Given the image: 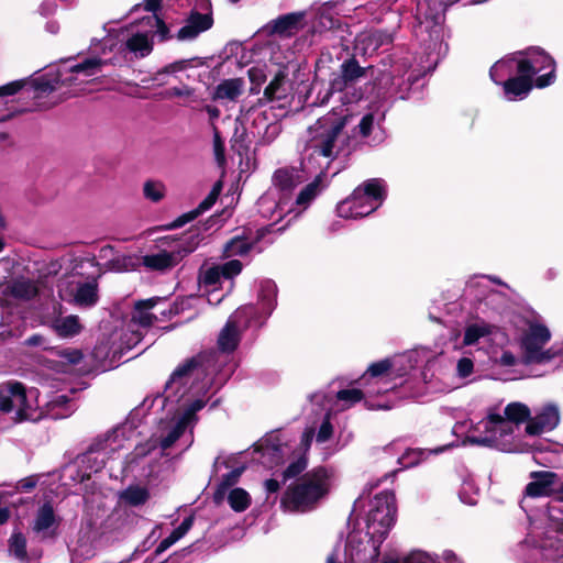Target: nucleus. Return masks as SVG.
I'll list each match as a JSON object with an SVG mask.
<instances>
[{
	"label": "nucleus",
	"mask_w": 563,
	"mask_h": 563,
	"mask_svg": "<svg viewBox=\"0 0 563 563\" xmlns=\"http://www.w3.org/2000/svg\"><path fill=\"white\" fill-rule=\"evenodd\" d=\"M212 355L213 353L200 354L175 368L165 384L161 401L165 416L159 418L151 438L144 444L136 445L132 454H125L135 434L130 422L114 428L103 438L97 439L92 445L107 461L124 456V468L140 464L147 456L156 459L166 455V450L187 431L192 434L199 420L198 412L211 399L209 373L213 367Z\"/></svg>",
	"instance_id": "obj_1"
},
{
	"label": "nucleus",
	"mask_w": 563,
	"mask_h": 563,
	"mask_svg": "<svg viewBox=\"0 0 563 563\" xmlns=\"http://www.w3.org/2000/svg\"><path fill=\"white\" fill-rule=\"evenodd\" d=\"M344 120L334 113L320 118L308 129V140L305 147L303 167L309 168L313 161H317L320 172L314 179L307 184L296 196L290 198L291 212L295 219L309 208L311 202L322 191L323 168L336 156V141L344 128Z\"/></svg>",
	"instance_id": "obj_2"
},
{
	"label": "nucleus",
	"mask_w": 563,
	"mask_h": 563,
	"mask_svg": "<svg viewBox=\"0 0 563 563\" xmlns=\"http://www.w3.org/2000/svg\"><path fill=\"white\" fill-rule=\"evenodd\" d=\"M333 484L330 470L319 466L291 482L280 498V508L289 514H305L317 508Z\"/></svg>",
	"instance_id": "obj_3"
},
{
	"label": "nucleus",
	"mask_w": 563,
	"mask_h": 563,
	"mask_svg": "<svg viewBox=\"0 0 563 563\" xmlns=\"http://www.w3.org/2000/svg\"><path fill=\"white\" fill-rule=\"evenodd\" d=\"M36 388L25 389L20 382H7L0 385V411L11 412L15 409V421H37L45 416L54 419L66 417L67 413H54L53 409L68 402L65 395H56L46 402L47 410L41 408Z\"/></svg>",
	"instance_id": "obj_4"
},
{
	"label": "nucleus",
	"mask_w": 563,
	"mask_h": 563,
	"mask_svg": "<svg viewBox=\"0 0 563 563\" xmlns=\"http://www.w3.org/2000/svg\"><path fill=\"white\" fill-rule=\"evenodd\" d=\"M107 64L108 60L101 57H87L56 74L47 73L36 78L34 80L35 90L41 93H49L62 87H67L68 96L77 95L84 90L86 84L90 82L91 77L101 73Z\"/></svg>",
	"instance_id": "obj_5"
},
{
	"label": "nucleus",
	"mask_w": 563,
	"mask_h": 563,
	"mask_svg": "<svg viewBox=\"0 0 563 563\" xmlns=\"http://www.w3.org/2000/svg\"><path fill=\"white\" fill-rule=\"evenodd\" d=\"M551 340L549 328L539 320H529L519 339L520 350L526 364L548 363L556 356H563V341L544 349Z\"/></svg>",
	"instance_id": "obj_6"
},
{
	"label": "nucleus",
	"mask_w": 563,
	"mask_h": 563,
	"mask_svg": "<svg viewBox=\"0 0 563 563\" xmlns=\"http://www.w3.org/2000/svg\"><path fill=\"white\" fill-rule=\"evenodd\" d=\"M386 196L384 181L368 179L354 189L350 197L336 206V213L343 219H358L374 212L383 203Z\"/></svg>",
	"instance_id": "obj_7"
},
{
	"label": "nucleus",
	"mask_w": 563,
	"mask_h": 563,
	"mask_svg": "<svg viewBox=\"0 0 563 563\" xmlns=\"http://www.w3.org/2000/svg\"><path fill=\"white\" fill-rule=\"evenodd\" d=\"M396 504L395 495L391 492L377 494L372 501L367 517L368 534L374 541L372 559L379 555V544L387 537L395 523Z\"/></svg>",
	"instance_id": "obj_8"
},
{
	"label": "nucleus",
	"mask_w": 563,
	"mask_h": 563,
	"mask_svg": "<svg viewBox=\"0 0 563 563\" xmlns=\"http://www.w3.org/2000/svg\"><path fill=\"white\" fill-rule=\"evenodd\" d=\"M242 271L239 260H231L202 271L199 276L201 289L208 294V301L219 303L233 287V277Z\"/></svg>",
	"instance_id": "obj_9"
},
{
	"label": "nucleus",
	"mask_w": 563,
	"mask_h": 563,
	"mask_svg": "<svg viewBox=\"0 0 563 563\" xmlns=\"http://www.w3.org/2000/svg\"><path fill=\"white\" fill-rule=\"evenodd\" d=\"M520 73L534 81V87L551 86L556 78L554 59L539 47L518 52Z\"/></svg>",
	"instance_id": "obj_10"
},
{
	"label": "nucleus",
	"mask_w": 563,
	"mask_h": 563,
	"mask_svg": "<svg viewBox=\"0 0 563 563\" xmlns=\"http://www.w3.org/2000/svg\"><path fill=\"white\" fill-rule=\"evenodd\" d=\"M499 313V309L494 308L493 311L487 314V318L494 320L495 314ZM462 342L463 345L466 346L479 345L482 343H489L492 346H494V344L504 346L508 343V336L492 321L476 318L465 325Z\"/></svg>",
	"instance_id": "obj_11"
},
{
	"label": "nucleus",
	"mask_w": 563,
	"mask_h": 563,
	"mask_svg": "<svg viewBox=\"0 0 563 563\" xmlns=\"http://www.w3.org/2000/svg\"><path fill=\"white\" fill-rule=\"evenodd\" d=\"M256 309L252 305L242 306L228 319L218 336V347L222 353H232L239 345L241 333L253 325Z\"/></svg>",
	"instance_id": "obj_12"
},
{
	"label": "nucleus",
	"mask_w": 563,
	"mask_h": 563,
	"mask_svg": "<svg viewBox=\"0 0 563 563\" xmlns=\"http://www.w3.org/2000/svg\"><path fill=\"white\" fill-rule=\"evenodd\" d=\"M515 429V424L507 421L499 413H495L493 433L490 432L488 435H479L476 433L466 435L463 443L495 448L503 452H512L516 450L514 443Z\"/></svg>",
	"instance_id": "obj_13"
},
{
	"label": "nucleus",
	"mask_w": 563,
	"mask_h": 563,
	"mask_svg": "<svg viewBox=\"0 0 563 563\" xmlns=\"http://www.w3.org/2000/svg\"><path fill=\"white\" fill-rule=\"evenodd\" d=\"M110 49H115L119 53L130 52L136 57H145L153 49L151 31L140 22L122 29L118 33V43L111 44Z\"/></svg>",
	"instance_id": "obj_14"
},
{
	"label": "nucleus",
	"mask_w": 563,
	"mask_h": 563,
	"mask_svg": "<svg viewBox=\"0 0 563 563\" xmlns=\"http://www.w3.org/2000/svg\"><path fill=\"white\" fill-rule=\"evenodd\" d=\"M254 453L258 454L254 459L263 466L274 468L289 461L294 452L292 448L283 442L278 434L272 433L255 444Z\"/></svg>",
	"instance_id": "obj_15"
},
{
	"label": "nucleus",
	"mask_w": 563,
	"mask_h": 563,
	"mask_svg": "<svg viewBox=\"0 0 563 563\" xmlns=\"http://www.w3.org/2000/svg\"><path fill=\"white\" fill-rule=\"evenodd\" d=\"M198 246V241L192 235L190 241H180L170 251H159L155 254H147L143 257L145 267L154 271H167L175 267L186 255L194 252Z\"/></svg>",
	"instance_id": "obj_16"
},
{
	"label": "nucleus",
	"mask_w": 563,
	"mask_h": 563,
	"mask_svg": "<svg viewBox=\"0 0 563 563\" xmlns=\"http://www.w3.org/2000/svg\"><path fill=\"white\" fill-rule=\"evenodd\" d=\"M198 4L205 12L191 11L187 18L185 25L177 32L179 41H192L199 34L210 30L213 25L210 0H197Z\"/></svg>",
	"instance_id": "obj_17"
},
{
	"label": "nucleus",
	"mask_w": 563,
	"mask_h": 563,
	"mask_svg": "<svg viewBox=\"0 0 563 563\" xmlns=\"http://www.w3.org/2000/svg\"><path fill=\"white\" fill-rule=\"evenodd\" d=\"M308 178L305 169L291 167V168H279L273 175V187L274 190L282 198L290 199L292 197V190L306 181Z\"/></svg>",
	"instance_id": "obj_18"
},
{
	"label": "nucleus",
	"mask_w": 563,
	"mask_h": 563,
	"mask_svg": "<svg viewBox=\"0 0 563 563\" xmlns=\"http://www.w3.org/2000/svg\"><path fill=\"white\" fill-rule=\"evenodd\" d=\"M290 205V199L287 197L282 198L271 189L265 192L257 201L260 214L267 220H272L273 222H277L285 216L291 214L295 209L289 207Z\"/></svg>",
	"instance_id": "obj_19"
},
{
	"label": "nucleus",
	"mask_w": 563,
	"mask_h": 563,
	"mask_svg": "<svg viewBox=\"0 0 563 563\" xmlns=\"http://www.w3.org/2000/svg\"><path fill=\"white\" fill-rule=\"evenodd\" d=\"M59 518L49 503L42 505L32 522V531L41 540H53L58 534Z\"/></svg>",
	"instance_id": "obj_20"
},
{
	"label": "nucleus",
	"mask_w": 563,
	"mask_h": 563,
	"mask_svg": "<svg viewBox=\"0 0 563 563\" xmlns=\"http://www.w3.org/2000/svg\"><path fill=\"white\" fill-rule=\"evenodd\" d=\"M560 423V410L554 404H547L536 411L526 426V432L530 435H539L552 431Z\"/></svg>",
	"instance_id": "obj_21"
},
{
	"label": "nucleus",
	"mask_w": 563,
	"mask_h": 563,
	"mask_svg": "<svg viewBox=\"0 0 563 563\" xmlns=\"http://www.w3.org/2000/svg\"><path fill=\"white\" fill-rule=\"evenodd\" d=\"M558 514H561V510L556 507L549 508L548 516L551 521V530L547 532L541 547L551 551L554 560H563V519L559 518Z\"/></svg>",
	"instance_id": "obj_22"
},
{
	"label": "nucleus",
	"mask_w": 563,
	"mask_h": 563,
	"mask_svg": "<svg viewBox=\"0 0 563 563\" xmlns=\"http://www.w3.org/2000/svg\"><path fill=\"white\" fill-rule=\"evenodd\" d=\"M530 479L525 489L527 497L539 498L554 496L556 473L550 471H534L530 473Z\"/></svg>",
	"instance_id": "obj_23"
},
{
	"label": "nucleus",
	"mask_w": 563,
	"mask_h": 563,
	"mask_svg": "<svg viewBox=\"0 0 563 563\" xmlns=\"http://www.w3.org/2000/svg\"><path fill=\"white\" fill-rule=\"evenodd\" d=\"M251 114L253 117L252 134L263 144L273 142L280 133V124L274 120H269L266 111L253 109Z\"/></svg>",
	"instance_id": "obj_24"
},
{
	"label": "nucleus",
	"mask_w": 563,
	"mask_h": 563,
	"mask_svg": "<svg viewBox=\"0 0 563 563\" xmlns=\"http://www.w3.org/2000/svg\"><path fill=\"white\" fill-rule=\"evenodd\" d=\"M393 36L389 32L379 29H369L358 33L355 37V48L364 55L373 54L380 46L389 44Z\"/></svg>",
	"instance_id": "obj_25"
},
{
	"label": "nucleus",
	"mask_w": 563,
	"mask_h": 563,
	"mask_svg": "<svg viewBox=\"0 0 563 563\" xmlns=\"http://www.w3.org/2000/svg\"><path fill=\"white\" fill-rule=\"evenodd\" d=\"M314 429L306 428L301 435L300 441V450L302 453L290 461L289 465L283 473V482L286 483L290 478H298V476L306 470L308 465V461L306 459V453L310 449L311 443L313 441Z\"/></svg>",
	"instance_id": "obj_26"
},
{
	"label": "nucleus",
	"mask_w": 563,
	"mask_h": 563,
	"mask_svg": "<svg viewBox=\"0 0 563 563\" xmlns=\"http://www.w3.org/2000/svg\"><path fill=\"white\" fill-rule=\"evenodd\" d=\"M70 296L74 303L79 307H93L99 299L97 280L76 282L70 289Z\"/></svg>",
	"instance_id": "obj_27"
},
{
	"label": "nucleus",
	"mask_w": 563,
	"mask_h": 563,
	"mask_svg": "<svg viewBox=\"0 0 563 563\" xmlns=\"http://www.w3.org/2000/svg\"><path fill=\"white\" fill-rule=\"evenodd\" d=\"M306 19L305 11H297L280 15L271 22L273 33L289 37L303 27Z\"/></svg>",
	"instance_id": "obj_28"
},
{
	"label": "nucleus",
	"mask_w": 563,
	"mask_h": 563,
	"mask_svg": "<svg viewBox=\"0 0 563 563\" xmlns=\"http://www.w3.org/2000/svg\"><path fill=\"white\" fill-rule=\"evenodd\" d=\"M276 303V285L271 280H265L261 284L258 294V305L256 308V314L253 318V324H260L262 319L267 318Z\"/></svg>",
	"instance_id": "obj_29"
},
{
	"label": "nucleus",
	"mask_w": 563,
	"mask_h": 563,
	"mask_svg": "<svg viewBox=\"0 0 563 563\" xmlns=\"http://www.w3.org/2000/svg\"><path fill=\"white\" fill-rule=\"evenodd\" d=\"M519 73L520 65L517 52L497 60L492 66L489 75L495 84L503 85L507 78L516 77L515 75H519Z\"/></svg>",
	"instance_id": "obj_30"
},
{
	"label": "nucleus",
	"mask_w": 563,
	"mask_h": 563,
	"mask_svg": "<svg viewBox=\"0 0 563 563\" xmlns=\"http://www.w3.org/2000/svg\"><path fill=\"white\" fill-rule=\"evenodd\" d=\"M162 301L161 298L154 297L146 300L137 301L132 312L131 325H139L140 328H148L157 320V314L152 310Z\"/></svg>",
	"instance_id": "obj_31"
},
{
	"label": "nucleus",
	"mask_w": 563,
	"mask_h": 563,
	"mask_svg": "<svg viewBox=\"0 0 563 563\" xmlns=\"http://www.w3.org/2000/svg\"><path fill=\"white\" fill-rule=\"evenodd\" d=\"M505 98L509 101L525 99L534 86V81L530 80L522 73L516 77L507 78L501 85Z\"/></svg>",
	"instance_id": "obj_32"
},
{
	"label": "nucleus",
	"mask_w": 563,
	"mask_h": 563,
	"mask_svg": "<svg viewBox=\"0 0 563 563\" xmlns=\"http://www.w3.org/2000/svg\"><path fill=\"white\" fill-rule=\"evenodd\" d=\"M317 22L313 29L318 32L335 29L340 25L338 3L324 2L316 11Z\"/></svg>",
	"instance_id": "obj_33"
},
{
	"label": "nucleus",
	"mask_w": 563,
	"mask_h": 563,
	"mask_svg": "<svg viewBox=\"0 0 563 563\" xmlns=\"http://www.w3.org/2000/svg\"><path fill=\"white\" fill-rule=\"evenodd\" d=\"M49 327L62 339H71L84 329L79 317L76 314L56 317L51 320Z\"/></svg>",
	"instance_id": "obj_34"
},
{
	"label": "nucleus",
	"mask_w": 563,
	"mask_h": 563,
	"mask_svg": "<svg viewBox=\"0 0 563 563\" xmlns=\"http://www.w3.org/2000/svg\"><path fill=\"white\" fill-rule=\"evenodd\" d=\"M107 462L104 456L91 444L89 450L77 460V464L82 472L80 479L89 478L92 473L101 471Z\"/></svg>",
	"instance_id": "obj_35"
},
{
	"label": "nucleus",
	"mask_w": 563,
	"mask_h": 563,
	"mask_svg": "<svg viewBox=\"0 0 563 563\" xmlns=\"http://www.w3.org/2000/svg\"><path fill=\"white\" fill-rule=\"evenodd\" d=\"M244 91V80L231 78L222 80L212 95L213 100L235 101Z\"/></svg>",
	"instance_id": "obj_36"
},
{
	"label": "nucleus",
	"mask_w": 563,
	"mask_h": 563,
	"mask_svg": "<svg viewBox=\"0 0 563 563\" xmlns=\"http://www.w3.org/2000/svg\"><path fill=\"white\" fill-rule=\"evenodd\" d=\"M393 366L391 373L397 377H404L412 371L419 362L418 351H408L389 358Z\"/></svg>",
	"instance_id": "obj_37"
},
{
	"label": "nucleus",
	"mask_w": 563,
	"mask_h": 563,
	"mask_svg": "<svg viewBox=\"0 0 563 563\" xmlns=\"http://www.w3.org/2000/svg\"><path fill=\"white\" fill-rule=\"evenodd\" d=\"M287 74L284 69H279L269 85L265 88L264 95L268 100H280L287 96Z\"/></svg>",
	"instance_id": "obj_38"
},
{
	"label": "nucleus",
	"mask_w": 563,
	"mask_h": 563,
	"mask_svg": "<svg viewBox=\"0 0 563 563\" xmlns=\"http://www.w3.org/2000/svg\"><path fill=\"white\" fill-rule=\"evenodd\" d=\"M8 289L12 297L20 300H30L37 294L36 285L32 280L25 278L14 279L8 286Z\"/></svg>",
	"instance_id": "obj_39"
},
{
	"label": "nucleus",
	"mask_w": 563,
	"mask_h": 563,
	"mask_svg": "<svg viewBox=\"0 0 563 563\" xmlns=\"http://www.w3.org/2000/svg\"><path fill=\"white\" fill-rule=\"evenodd\" d=\"M194 525V517L189 516L183 520V522L173 530V532L163 539L156 548V553H163L172 545H174L177 541H179L183 537L187 534V532L191 529Z\"/></svg>",
	"instance_id": "obj_40"
},
{
	"label": "nucleus",
	"mask_w": 563,
	"mask_h": 563,
	"mask_svg": "<svg viewBox=\"0 0 563 563\" xmlns=\"http://www.w3.org/2000/svg\"><path fill=\"white\" fill-rule=\"evenodd\" d=\"M121 500L133 507L144 505L150 498V492L146 487L140 485H130L120 495Z\"/></svg>",
	"instance_id": "obj_41"
},
{
	"label": "nucleus",
	"mask_w": 563,
	"mask_h": 563,
	"mask_svg": "<svg viewBox=\"0 0 563 563\" xmlns=\"http://www.w3.org/2000/svg\"><path fill=\"white\" fill-rule=\"evenodd\" d=\"M446 563H460L451 552L444 554ZM405 563H441L437 555L422 550H412L405 555Z\"/></svg>",
	"instance_id": "obj_42"
},
{
	"label": "nucleus",
	"mask_w": 563,
	"mask_h": 563,
	"mask_svg": "<svg viewBox=\"0 0 563 563\" xmlns=\"http://www.w3.org/2000/svg\"><path fill=\"white\" fill-rule=\"evenodd\" d=\"M494 420L495 413L489 412L485 419L478 421L477 423L473 424L472 422H470L466 435H473L474 433L479 435H488L490 432L493 433ZM467 426L468 422L456 423L454 427V431L457 432L461 429L466 428Z\"/></svg>",
	"instance_id": "obj_43"
},
{
	"label": "nucleus",
	"mask_w": 563,
	"mask_h": 563,
	"mask_svg": "<svg viewBox=\"0 0 563 563\" xmlns=\"http://www.w3.org/2000/svg\"><path fill=\"white\" fill-rule=\"evenodd\" d=\"M335 397L334 406L339 410H346L360 402L363 399L364 394L358 388H346L339 390Z\"/></svg>",
	"instance_id": "obj_44"
},
{
	"label": "nucleus",
	"mask_w": 563,
	"mask_h": 563,
	"mask_svg": "<svg viewBox=\"0 0 563 563\" xmlns=\"http://www.w3.org/2000/svg\"><path fill=\"white\" fill-rule=\"evenodd\" d=\"M253 247V242L249 239L236 235L228 241L223 247V254L227 257L246 255Z\"/></svg>",
	"instance_id": "obj_45"
},
{
	"label": "nucleus",
	"mask_w": 563,
	"mask_h": 563,
	"mask_svg": "<svg viewBox=\"0 0 563 563\" xmlns=\"http://www.w3.org/2000/svg\"><path fill=\"white\" fill-rule=\"evenodd\" d=\"M504 412L505 419L512 424L529 420L531 415L529 407L518 401L508 404Z\"/></svg>",
	"instance_id": "obj_46"
},
{
	"label": "nucleus",
	"mask_w": 563,
	"mask_h": 563,
	"mask_svg": "<svg viewBox=\"0 0 563 563\" xmlns=\"http://www.w3.org/2000/svg\"><path fill=\"white\" fill-rule=\"evenodd\" d=\"M228 503L234 511L242 512L250 507L251 496L243 488H233L228 495Z\"/></svg>",
	"instance_id": "obj_47"
},
{
	"label": "nucleus",
	"mask_w": 563,
	"mask_h": 563,
	"mask_svg": "<svg viewBox=\"0 0 563 563\" xmlns=\"http://www.w3.org/2000/svg\"><path fill=\"white\" fill-rule=\"evenodd\" d=\"M9 552L21 562L27 561L26 539L21 532H13L10 537Z\"/></svg>",
	"instance_id": "obj_48"
},
{
	"label": "nucleus",
	"mask_w": 563,
	"mask_h": 563,
	"mask_svg": "<svg viewBox=\"0 0 563 563\" xmlns=\"http://www.w3.org/2000/svg\"><path fill=\"white\" fill-rule=\"evenodd\" d=\"M141 25H144L146 30L151 31V35L156 29L155 33L158 35L161 41L168 38L169 30L162 19L156 14L147 15L140 21Z\"/></svg>",
	"instance_id": "obj_49"
},
{
	"label": "nucleus",
	"mask_w": 563,
	"mask_h": 563,
	"mask_svg": "<svg viewBox=\"0 0 563 563\" xmlns=\"http://www.w3.org/2000/svg\"><path fill=\"white\" fill-rule=\"evenodd\" d=\"M384 119V113H366L357 125V132L362 137H367L371 135L375 125H378L379 122Z\"/></svg>",
	"instance_id": "obj_50"
},
{
	"label": "nucleus",
	"mask_w": 563,
	"mask_h": 563,
	"mask_svg": "<svg viewBox=\"0 0 563 563\" xmlns=\"http://www.w3.org/2000/svg\"><path fill=\"white\" fill-rule=\"evenodd\" d=\"M165 192H166L165 185L162 181L147 180L144 184V187H143L144 197L152 202L161 201L164 198Z\"/></svg>",
	"instance_id": "obj_51"
},
{
	"label": "nucleus",
	"mask_w": 563,
	"mask_h": 563,
	"mask_svg": "<svg viewBox=\"0 0 563 563\" xmlns=\"http://www.w3.org/2000/svg\"><path fill=\"white\" fill-rule=\"evenodd\" d=\"M244 472V467H236L232 471H230L228 474L223 475L221 478L220 484L218 485L216 496L221 497L223 496L229 488H231L234 484L238 483L240 476Z\"/></svg>",
	"instance_id": "obj_52"
},
{
	"label": "nucleus",
	"mask_w": 563,
	"mask_h": 563,
	"mask_svg": "<svg viewBox=\"0 0 563 563\" xmlns=\"http://www.w3.org/2000/svg\"><path fill=\"white\" fill-rule=\"evenodd\" d=\"M212 203H213V198L209 197L208 199H206L205 201H202L200 203L198 209L192 210L187 213H184L180 217H178L177 219H175L173 221V223L170 224V228H180V227L185 225L186 223L192 221L194 219H196L199 216V213L201 211L207 210Z\"/></svg>",
	"instance_id": "obj_53"
},
{
	"label": "nucleus",
	"mask_w": 563,
	"mask_h": 563,
	"mask_svg": "<svg viewBox=\"0 0 563 563\" xmlns=\"http://www.w3.org/2000/svg\"><path fill=\"white\" fill-rule=\"evenodd\" d=\"M340 73L353 86L354 81L364 75V69L354 59H349L341 65Z\"/></svg>",
	"instance_id": "obj_54"
},
{
	"label": "nucleus",
	"mask_w": 563,
	"mask_h": 563,
	"mask_svg": "<svg viewBox=\"0 0 563 563\" xmlns=\"http://www.w3.org/2000/svg\"><path fill=\"white\" fill-rule=\"evenodd\" d=\"M330 418H331V413L328 411L324 415V418H323L320 427L318 428L317 433L314 432L313 439L316 438L317 444H322V443L328 442L331 439V437L333 435V426L330 421ZM312 428L316 430L314 427H312Z\"/></svg>",
	"instance_id": "obj_55"
},
{
	"label": "nucleus",
	"mask_w": 563,
	"mask_h": 563,
	"mask_svg": "<svg viewBox=\"0 0 563 563\" xmlns=\"http://www.w3.org/2000/svg\"><path fill=\"white\" fill-rule=\"evenodd\" d=\"M490 360L499 366L503 367H511L518 363V357L510 351H501L500 355H498L497 351L494 346H490L489 351Z\"/></svg>",
	"instance_id": "obj_56"
},
{
	"label": "nucleus",
	"mask_w": 563,
	"mask_h": 563,
	"mask_svg": "<svg viewBox=\"0 0 563 563\" xmlns=\"http://www.w3.org/2000/svg\"><path fill=\"white\" fill-rule=\"evenodd\" d=\"M363 545L362 542L357 541L356 534H350L345 545V554L350 558L351 563H361L364 558L361 555Z\"/></svg>",
	"instance_id": "obj_57"
},
{
	"label": "nucleus",
	"mask_w": 563,
	"mask_h": 563,
	"mask_svg": "<svg viewBox=\"0 0 563 563\" xmlns=\"http://www.w3.org/2000/svg\"><path fill=\"white\" fill-rule=\"evenodd\" d=\"M352 87L353 86L350 84V81L341 73L334 75L330 81L329 90L321 99V103H324L333 92H343L344 90H347Z\"/></svg>",
	"instance_id": "obj_58"
},
{
	"label": "nucleus",
	"mask_w": 563,
	"mask_h": 563,
	"mask_svg": "<svg viewBox=\"0 0 563 563\" xmlns=\"http://www.w3.org/2000/svg\"><path fill=\"white\" fill-rule=\"evenodd\" d=\"M58 362L65 365H76L82 360V353L78 349H63L57 351Z\"/></svg>",
	"instance_id": "obj_59"
},
{
	"label": "nucleus",
	"mask_w": 563,
	"mask_h": 563,
	"mask_svg": "<svg viewBox=\"0 0 563 563\" xmlns=\"http://www.w3.org/2000/svg\"><path fill=\"white\" fill-rule=\"evenodd\" d=\"M474 372V362L470 357H461L456 363V375L459 378L465 379Z\"/></svg>",
	"instance_id": "obj_60"
},
{
	"label": "nucleus",
	"mask_w": 563,
	"mask_h": 563,
	"mask_svg": "<svg viewBox=\"0 0 563 563\" xmlns=\"http://www.w3.org/2000/svg\"><path fill=\"white\" fill-rule=\"evenodd\" d=\"M390 366H393L390 360L385 358L379 362L371 364L366 373L369 374L373 378H377L389 371L391 372Z\"/></svg>",
	"instance_id": "obj_61"
},
{
	"label": "nucleus",
	"mask_w": 563,
	"mask_h": 563,
	"mask_svg": "<svg viewBox=\"0 0 563 563\" xmlns=\"http://www.w3.org/2000/svg\"><path fill=\"white\" fill-rule=\"evenodd\" d=\"M9 495L10 494L8 492L0 490V526L7 523L11 518V510L5 505Z\"/></svg>",
	"instance_id": "obj_62"
},
{
	"label": "nucleus",
	"mask_w": 563,
	"mask_h": 563,
	"mask_svg": "<svg viewBox=\"0 0 563 563\" xmlns=\"http://www.w3.org/2000/svg\"><path fill=\"white\" fill-rule=\"evenodd\" d=\"M23 85H24V82L22 80H15V81H11L7 85L1 86L0 87V97L15 95L16 92H19L22 89Z\"/></svg>",
	"instance_id": "obj_63"
},
{
	"label": "nucleus",
	"mask_w": 563,
	"mask_h": 563,
	"mask_svg": "<svg viewBox=\"0 0 563 563\" xmlns=\"http://www.w3.org/2000/svg\"><path fill=\"white\" fill-rule=\"evenodd\" d=\"M419 452L416 450H409L407 451L402 456L398 459L399 464H401L404 467H411L415 466L418 463V456Z\"/></svg>",
	"instance_id": "obj_64"
}]
</instances>
